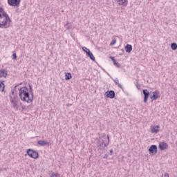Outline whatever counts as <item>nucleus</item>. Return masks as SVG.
<instances>
[{
    "instance_id": "nucleus-1",
    "label": "nucleus",
    "mask_w": 177,
    "mask_h": 177,
    "mask_svg": "<svg viewBox=\"0 0 177 177\" xmlns=\"http://www.w3.org/2000/svg\"><path fill=\"white\" fill-rule=\"evenodd\" d=\"M19 95L21 100L23 102H26V103H32L34 93L30 92V89H28V87H21L19 90Z\"/></svg>"
},
{
    "instance_id": "nucleus-2",
    "label": "nucleus",
    "mask_w": 177,
    "mask_h": 177,
    "mask_svg": "<svg viewBox=\"0 0 177 177\" xmlns=\"http://www.w3.org/2000/svg\"><path fill=\"white\" fill-rule=\"evenodd\" d=\"M12 24V19L5 12L3 8H0V28H9Z\"/></svg>"
},
{
    "instance_id": "nucleus-3",
    "label": "nucleus",
    "mask_w": 177,
    "mask_h": 177,
    "mask_svg": "<svg viewBox=\"0 0 177 177\" xmlns=\"http://www.w3.org/2000/svg\"><path fill=\"white\" fill-rule=\"evenodd\" d=\"M10 97L13 109L17 111V110H19V97L17 96V93H15V91H12V93L10 95Z\"/></svg>"
},
{
    "instance_id": "nucleus-4",
    "label": "nucleus",
    "mask_w": 177,
    "mask_h": 177,
    "mask_svg": "<svg viewBox=\"0 0 177 177\" xmlns=\"http://www.w3.org/2000/svg\"><path fill=\"white\" fill-rule=\"evenodd\" d=\"M106 139V136L100 137L98 142H97V146L100 150H104V148L107 146V144L104 142V140Z\"/></svg>"
},
{
    "instance_id": "nucleus-5",
    "label": "nucleus",
    "mask_w": 177,
    "mask_h": 177,
    "mask_svg": "<svg viewBox=\"0 0 177 177\" xmlns=\"http://www.w3.org/2000/svg\"><path fill=\"white\" fill-rule=\"evenodd\" d=\"M26 153H27L28 156H29V157H30L31 158L37 159V158H38V157H39V154L38 153V152H37L31 149H27Z\"/></svg>"
},
{
    "instance_id": "nucleus-6",
    "label": "nucleus",
    "mask_w": 177,
    "mask_h": 177,
    "mask_svg": "<svg viewBox=\"0 0 177 177\" xmlns=\"http://www.w3.org/2000/svg\"><path fill=\"white\" fill-rule=\"evenodd\" d=\"M20 2L21 0H8V3L10 6L19 8L20 6Z\"/></svg>"
},
{
    "instance_id": "nucleus-7",
    "label": "nucleus",
    "mask_w": 177,
    "mask_h": 177,
    "mask_svg": "<svg viewBox=\"0 0 177 177\" xmlns=\"http://www.w3.org/2000/svg\"><path fill=\"white\" fill-rule=\"evenodd\" d=\"M82 50L86 53V55L88 57H90L91 60H93V62H95V56L93 55V54L92 53V52H91V50H89V48H86V47H83Z\"/></svg>"
},
{
    "instance_id": "nucleus-8",
    "label": "nucleus",
    "mask_w": 177,
    "mask_h": 177,
    "mask_svg": "<svg viewBox=\"0 0 177 177\" xmlns=\"http://www.w3.org/2000/svg\"><path fill=\"white\" fill-rule=\"evenodd\" d=\"M142 93L144 95V103H147V100H149V97L150 96V93L149 92V90H142Z\"/></svg>"
},
{
    "instance_id": "nucleus-9",
    "label": "nucleus",
    "mask_w": 177,
    "mask_h": 177,
    "mask_svg": "<svg viewBox=\"0 0 177 177\" xmlns=\"http://www.w3.org/2000/svg\"><path fill=\"white\" fill-rule=\"evenodd\" d=\"M158 148L161 151L167 150V149H168V144L165 142H160L159 143Z\"/></svg>"
},
{
    "instance_id": "nucleus-10",
    "label": "nucleus",
    "mask_w": 177,
    "mask_h": 177,
    "mask_svg": "<svg viewBox=\"0 0 177 177\" xmlns=\"http://www.w3.org/2000/svg\"><path fill=\"white\" fill-rule=\"evenodd\" d=\"M149 154H157V145H151L149 149Z\"/></svg>"
},
{
    "instance_id": "nucleus-11",
    "label": "nucleus",
    "mask_w": 177,
    "mask_h": 177,
    "mask_svg": "<svg viewBox=\"0 0 177 177\" xmlns=\"http://www.w3.org/2000/svg\"><path fill=\"white\" fill-rule=\"evenodd\" d=\"M106 97H109L110 99H114L115 97V92L114 91H109L106 92Z\"/></svg>"
},
{
    "instance_id": "nucleus-12",
    "label": "nucleus",
    "mask_w": 177,
    "mask_h": 177,
    "mask_svg": "<svg viewBox=\"0 0 177 177\" xmlns=\"http://www.w3.org/2000/svg\"><path fill=\"white\" fill-rule=\"evenodd\" d=\"M158 95H160V91H153L152 96H151V102H153V100H157V99H158Z\"/></svg>"
},
{
    "instance_id": "nucleus-13",
    "label": "nucleus",
    "mask_w": 177,
    "mask_h": 177,
    "mask_svg": "<svg viewBox=\"0 0 177 177\" xmlns=\"http://www.w3.org/2000/svg\"><path fill=\"white\" fill-rule=\"evenodd\" d=\"M152 133H157L158 132L160 131V126L158 125H156V126H151V128H150Z\"/></svg>"
},
{
    "instance_id": "nucleus-14",
    "label": "nucleus",
    "mask_w": 177,
    "mask_h": 177,
    "mask_svg": "<svg viewBox=\"0 0 177 177\" xmlns=\"http://www.w3.org/2000/svg\"><path fill=\"white\" fill-rule=\"evenodd\" d=\"M118 5H123L124 6H127L128 5V0H114Z\"/></svg>"
},
{
    "instance_id": "nucleus-15",
    "label": "nucleus",
    "mask_w": 177,
    "mask_h": 177,
    "mask_svg": "<svg viewBox=\"0 0 177 177\" xmlns=\"http://www.w3.org/2000/svg\"><path fill=\"white\" fill-rule=\"evenodd\" d=\"M7 75H8V72L5 69H1L0 71V78H2V77H3L4 78H6Z\"/></svg>"
},
{
    "instance_id": "nucleus-16",
    "label": "nucleus",
    "mask_w": 177,
    "mask_h": 177,
    "mask_svg": "<svg viewBox=\"0 0 177 177\" xmlns=\"http://www.w3.org/2000/svg\"><path fill=\"white\" fill-rule=\"evenodd\" d=\"M37 145H39V146H49V142L45 140H39L37 141Z\"/></svg>"
},
{
    "instance_id": "nucleus-17",
    "label": "nucleus",
    "mask_w": 177,
    "mask_h": 177,
    "mask_svg": "<svg viewBox=\"0 0 177 177\" xmlns=\"http://www.w3.org/2000/svg\"><path fill=\"white\" fill-rule=\"evenodd\" d=\"M125 50H126L127 53H131V52H132V45L127 44L125 46Z\"/></svg>"
},
{
    "instance_id": "nucleus-18",
    "label": "nucleus",
    "mask_w": 177,
    "mask_h": 177,
    "mask_svg": "<svg viewBox=\"0 0 177 177\" xmlns=\"http://www.w3.org/2000/svg\"><path fill=\"white\" fill-rule=\"evenodd\" d=\"M73 78V75H71V73H66L65 75V80L66 81H68V80H71Z\"/></svg>"
},
{
    "instance_id": "nucleus-19",
    "label": "nucleus",
    "mask_w": 177,
    "mask_h": 177,
    "mask_svg": "<svg viewBox=\"0 0 177 177\" xmlns=\"http://www.w3.org/2000/svg\"><path fill=\"white\" fill-rule=\"evenodd\" d=\"M113 82H115V85H118V88H120L121 89H122V85L120 84V81L118 80V78L113 80Z\"/></svg>"
},
{
    "instance_id": "nucleus-20",
    "label": "nucleus",
    "mask_w": 177,
    "mask_h": 177,
    "mask_svg": "<svg viewBox=\"0 0 177 177\" xmlns=\"http://www.w3.org/2000/svg\"><path fill=\"white\" fill-rule=\"evenodd\" d=\"M4 89H5V84H3V82H0V91L3 92Z\"/></svg>"
},
{
    "instance_id": "nucleus-21",
    "label": "nucleus",
    "mask_w": 177,
    "mask_h": 177,
    "mask_svg": "<svg viewBox=\"0 0 177 177\" xmlns=\"http://www.w3.org/2000/svg\"><path fill=\"white\" fill-rule=\"evenodd\" d=\"M171 48L172 50H176V49H177L176 43H171Z\"/></svg>"
},
{
    "instance_id": "nucleus-22",
    "label": "nucleus",
    "mask_w": 177,
    "mask_h": 177,
    "mask_svg": "<svg viewBox=\"0 0 177 177\" xmlns=\"http://www.w3.org/2000/svg\"><path fill=\"white\" fill-rule=\"evenodd\" d=\"M65 28H66V30H70V28H71V25H70V23H67L66 24H65Z\"/></svg>"
},
{
    "instance_id": "nucleus-23",
    "label": "nucleus",
    "mask_w": 177,
    "mask_h": 177,
    "mask_svg": "<svg viewBox=\"0 0 177 177\" xmlns=\"http://www.w3.org/2000/svg\"><path fill=\"white\" fill-rule=\"evenodd\" d=\"M17 59V55L16 53L12 54V59L16 60Z\"/></svg>"
},
{
    "instance_id": "nucleus-24",
    "label": "nucleus",
    "mask_w": 177,
    "mask_h": 177,
    "mask_svg": "<svg viewBox=\"0 0 177 177\" xmlns=\"http://www.w3.org/2000/svg\"><path fill=\"white\" fill-rule=\"evenodd\" d=\"M110 59L112 60V62H113V64H115L117 61H115V59L114 58V57H110Z\"/></svg>"
},
{
    "instance_id": "nucleus-25",
    "label": "nucleus",
    "mask_w": 177,
    "mask_h": 177,
    "mask_svg": "<svg viewBox=\"0 0 177 177\" xmlns=\"http://www.w3.org/2000/svg\"><path fill=\"white\" fill-rule=\"evenodd\" d=\"M114 64V66L118 67V68H120V67H121V65L118 62H115V64Z\"/></svg>"
},
{
    "instance_id": "nucleus-26",
    "label": "nucleus",
    "mask_w": 177,
    "mask_h": 177,
    "mask_svg": "<svg viewBox=\"0 0 177 177\" xmlns=\"http://www.w3.org/2000/svg\"><path fill=\"white\" fill-rule=\"evenodd\" d=\"M115 42H117V41L115 40V39H113L111 42L110 45H115Z\"/></svg>"
},
{
    "instance_id": "nucleus-27",
    "label": "nucleus",
    "mask_w": 177,
    "mask_h": 177,
    "mask_svg": "<svg viewBox=\"0 0 177 177\" xmlns=\"http://www.w3.org/2000/svg\"><path fill=\"white\" fill-rule=\"evenodd\" d=\"M50 177H57V174L52 173Z\"/></svg>"
},
{
    "instance_id": "nucleus-28",
    "label": "nucleus",
    "mask_w": 177,
    "mask_h": 177,
    "mask_svg": "<svg viewBox=\"0 0 177 177\" xmlns=\"http://www.w3.org/2000/svg\"><path fill=\"white\" fill-rule=\"evenodd\" d=\"M21 109V111H24L26 110V106H22Z\"/></svg>"
},
{
    "instance_id": "nucleus-29",
    "label": "nucleus",
    "mask_w": 177,
    "mask_h": 177,
    "mask_svg": "<svg viewBox=\"0 0 177 177\" xmlns=\"http://www.w3.org/2000/svg\"><path fill=\"white\" fill-rule=\"evenodd\" d=\"M114 152V150H113V149H111V150H110V154H111V156H113V153Z\"/></svg>"
},
{
    "instance_id": "nucleus-30",
    "label": "nucleus",
    "mask_w": 177,
    "mask_h": 177,
    "mask_svg": "<svg viewBox=\"0 0 177 177\" xmlns=\"http://www.w3.org/2000/svg\"><path fill=\"white\" fill-rule=\"evenodd\" d=\"M106 138H107V140H108L107 145H109V143L110 142V137H109V136H107Z\"/></svg>"
},
{
    "instance_id": "nucleus-31",
    "label": "nucleus",
    "mask_w": 177,
    "mask_h": 177,
    "mask_svg": "<svg viewBox=\"0 0 177 177\" xmlns=\"http://www.w3.org/2000/svg\"><path fill=\"white\" fill-rule=\"evenodd\" d=\"M164 177H169V174L168 173L165 174Z\"/></svg>"
},
{
    "instance_id": "nucleus-32",
    "label": "nucleus",
    "mask_w": 177,
    "mask_h": 177,
    "mask_svg": "<svg viewBox=\"0 0 177 177\" xmlns=\"http://www.w3.org/2000/svg\"><path fill=\"white\" fill-rule=\"evenodd\" d=\"M104 158H109V155L105 154L104 156Z\"/></svg>"
},
{
    "instance_id": "nucleus-33",
    "label": "nucleus",
    "mask_w": 177,
    "mask_h": 177,
    "mask_svg": "<svg viewBox=\"0 0 177 177\" xmlns=\"http://www.w3.org/2000/svg\"><path fill=\"white\" fill-rule=\"evenodd\" d=\"M136 88H138V89H140V85H136Z\"/></svg>"
},
{
    "instance_id": "nucleus-34",
    "label": "nucleus",
    "mask_w": 177,
    "mask_h": 177,
    "mask_svg": "<svg viewBox=\"0 0 177 177\" xmlns=\"http://www.w3.org/2000/svg\"><path fill=\"white\" fill-rule=\"evenodd\" d=\"M31 91H32V87H31V86H30V92H31Z\"/></svg>"
},
{
    "instance_id": "nucleus-35",
    "label": "nucleus",
    "mask_w": 177,
    "mask_h": 177,
    "mask_svg": "<svg viewBox=\"0 0 177 177\" xmlns=\"http://www.w3.org/2000/svg\"><path fill=\"white\" fill-rule=\"evenodd\" d=\"M17 86H19V85L15 86V89H16V88H17Z\"/></svg>"
},
{
    "instance_id": "nucleus-36",
    "label": "nucleus",
    "mask_w": 177,
    "mask_h": 177,
    "mask_svg": "<svg viewBox=\"0 0 177 177\" xmlns=\"http://www.w3.org/2000/svg\"><path fill=\"white\" fill-rule=\"evenodd\" d=\"M67 106H70V104H67Z\"/></svg>"
},
{
    "instance_id": "nucleus-37",
    "label": "nucleus",
    "mask_w": 177,
    "mask_h": 177,
    "mask_svg": "<svg viewBox=\"0 0 177 177\" xmlns=\"http://www.w3.org/2000/svg\"><path fill=\"white\" fill-rule=\"evenodd\" d=\"M67 106H70V104H67Z\"/></svg>"
},
{
    "instance_id": "nucleus-38",
    "label": "nucleus",
    "mask_w": 177,
    "mask_h": 177,
    "mask_svg": "<svg viewBox=\"0 0 177 177\" xmlns=\"http://www.w3.org/2000/svg\"><path fill=\"white\" fill-rule=\"evenodd\" d=\"M84 50H86V49L84 48Z\"/></svg>"
}]
</instances>
